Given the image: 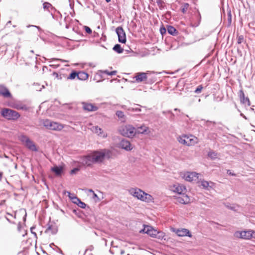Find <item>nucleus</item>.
<instances>
[{"mask_svg": "<svg viewBox=\"0 0 255 255\" xmlns=\"http://www.w3.org/2000/svg\"><path fill=\"white\" fill-rule=\"evenodd\" d=\"M225 206L228 209L233 211H236V207L235 206H231L229 203H225Z\"/></svg>", "mask_w": 255, "mask_h": 255, "instance_id": "obj_44", "label": "nucleus"}, {"mask_svg": "<svg viewBox=\"0 0 255 255\" xmlns=\"http://www.w3.org/2000/svg\"><path fill=\"white\" fill-rule=\"evenodd\" d=\"M235 236L241 239L249 240L252 238H255V232L253 230L237 232Z\"/></svg>", "mask_w": 255, "mask_h": 255, "instance_id": "obj_5", "label": "nucleus"}, {"mask_svg": "<svg viewBox=\"0 0 255 255\" xmlns=\"http://www.w3.org/2000/svg\"><path fill=\"white\" fill-rule=\"evenodd\" d=\"M181 195V196H175V199L177 202L183 204H187L190 202V199L188 196L185 193Z\"/></svg>", "mask_w": 255, "mask_h": 255, "instance_id": "obj_14", "label": "nucleus"}, {"mask_svg": "<svg viewBox=\"0 0 255 255\" xmlns=\"http://www.w3.org/2000/svg\"><path fill=\"white\" fill-rule=\"evenodd\" d=\"M43 124V126L49 129L60 130L63 128V126L61 124L49 120H44Z\"/></svg>", "mask_w": 255, "mask_h": 255, "instance_id": "obj_4", "label": "nucleus"}, {"mask_svg": "<svg viewBox=\"0 0 255 255\" xmlns=\"http://www.w3.org/2000/svg\"><path fill=\"white\" fill-rule=\"evenodd\" d=\"M51 171L54 172L56 175L60 176L63 172V168L62 166L55 165L51 168Z\"/></svg>", "mask_w": 255, "mask_h": 255, "instance_id": "obj_25", "label": "nucleus"}, {"mask_svg": "<svg viewBox=\"0 0 255 255\" xmlns=\"http://www.w3.org/2000/svg\"><path fill=\"white\" fill-rule=\"evenodd\" d=\"M188 139V136L186 135H183L181 136H180L178 138V141L181 144L190 146V142H188L187 141Z\"/></svg>", "mask_w": 255, "mask_h": 255, "instance_id": "obj_26", "label": "nucleus"}, {"mask_svg": "<svg viewBox=\"0 0 255 255\" xmlns=\"http://www.w3.org/2000/svg\"><path fill=\"white\" fill-rule=\"evenodd\" d=\"M127 111L132 112H139L141 111V110L138 107H129L127 109Z\"/></svg>", "mask_w": 255, "mask_h": 255, "instance_id": "obj_37", "label": "nucleus"}, {"mask_svg": "<svg viewBox=\"0 0 255 255\" xmlns=\"http://www.w3.org/2000/svg\"><path fill=\"white\" fill-rule=\"evenodd\" d=\"M43 8L44 10L50 11L49 8L55 10V8L54 7L51 3L48 2H44L43 3Z\"/></svg>", "mask_w": 255, "mask_h": 255, "instance_id": "obj_33", "label": "nucleus"}, {"mask_svg": "<svg viewBox=\"0 0 255 255\" xmlns=\"http://www.w3.org/2000/svg\"><path fill=\"white\" fill-rule=\"evenodd\" d=\"M82 104L83 105V109L85 111L94 112L96 111L98 109L97 106L90 103L82 102Z\"/></svg>", "mask_w": 255, "mask_h": 255, "instance_id": "obj_19", "label": "nucleus"}, {"mask_svg": "<svg viewBox=\"0 0 255 255\" xmlns=\"http://www.w3.org/2000/svg\"><path fill=\"white\" fill-rule=\"evenodd\" d=\"M0 96L6 99H10L12 97L9 90L3 85H0Z\"/></svg>", "mask_w": 255, "mask_h": 255, "instance_id": "obj_10", "label": "nucleus"}, {"mask_svg": "<svg viewBox=\"0 0 255 255\" xmlns=\"http://www.w3.org/2000/svg\"><path fill=\"white\" fill-rule=\"evenodd\" d=\"M69 6H70L71 8L73 9V8H74V2H72L71 3H69Z\"/></svg>", "mask_w": 255, "mask_h": 255, "instance_id": "obj_60", "label": "nucleus"}, {"mask_svg": "<svg viewBox=\"0 0 255 255\" xmlns=\"http://www.w3.org/2000/svg\"><path fill=\"white\" fill-rule=\"evenodd\" d=\"M93 163L94 162L91 154L85 156L81 159V164L82 166L90 167Z\"/></svg>", "mask_w": 255, "mask_h": 255, "instance_id": "obj_11", "label": "nucleus"}, {"mask_svg": "<svg viewBox=\"0 0 255 255\" xmlns=\"http://www.w3.org/2000/svg\"><path fill=\"white\" fill-rule=\"evenodd\" d=\"M77 205L82 209H85L86 207V204L83 202L81 201V200H80V202H79Z\"/></svg>", "mask_w": 255, "mask_h": 255, "instance_id": "obj_45", "label": "nucleus"}, {"mask_svg": "<svg viewBox=\"0 0 255 255\" xmlns=\"http://www.w3.org/2000/svg\"><path fill=\"white\" fill-rule=\"evenodd\" d=\"M88 78V74L84 71L77 72V78L80 80H85Z\"/></svg>", "mask_w": 255, "mask_h": 255, "instance_id": "obj_27", "label": "nucleus"}, {"mask_svg": "<svg viewBox=\"0 0 255 255\" xmlns=\"http://www.w3.org/2000/svg\"><path fill=\"white\" fill-rule=\"evenodd\" d=\"M187 141H188V142H190V146L192 145L193 144H194L196 142L195 141V140L193 138H191L190 137H189L188 136Z\"/></svg>", "mask_w": 255, "mask_h": 255, "instance_id": "obj_48", "label": "nucleus"}, {"mask_svg": "<svg viewBox=\"0 0 255 255\" xmlns=\"http://www.w3.org/2000/svg\"><path fill=\"white\" fill-rule=\"evenodd\" d=\"M167 30L169 34L172 35H175L178 31L173 26L168 25L167 27Z\"/></svg>", "mask_w": 255, "mask_h": 255, "instance_id": "obj_29", "label": "nucleus"}, {"mask_svg": "<svg viewBox=\"0 0 255 255\" xmlns=\"http://www.w3.org/2000/svg\"><path fill=\"white\" fill-rule=\"evenodd\" d=\"M227 173L228 175L233 176H236V174L232 173L230 170H228Z\"/></svg>", "mask_w": 255, "mask_h": 255, "instance_id": "obj_56", "label": "nucleus"}, {"mask_svg": "<svg viewBox=\"0 0 255 255\" xmlns=\"http://www.w3.org/2000/svg\"><path fill=\"white\" fill-rule=\"evenodd\" d=\"M34 27L36 28L39 31H42L41 28L38 26L34 25H28L27 26V27Z\"/></svg>", "mask_w": 255, "mask_h": 255, "instance_id": "obj_53", "label": "nucleus"}, {"mask_svg": "<svg viewBox=\"0 0 255 255\" xmlns=\"http://www.w3.org/2000/svg\"><path fill=\"white\" fill-rule=\"evenodd\" d=\"M21 225L20 224V223L19 222L17 225V230L19 232H21L22 231L21 230Z\"/></svg>", "mask_w": 255, "mask_h": 255, "instance_id": "obj_55", "label": "nucleus"}, {"mask_svg": "<svg viewBox=\"0 0 255 255\" xmlns=\"http://www.w3.org/2000/svg\"><path fill=\"white\" fill-rule=\"evenodd\" d=\"M59 66H60V65L59 64H54L50 65V67H52V68H55V69L57 68Z\"/></svg>", "mask_w": 255, "mask_h": 255, "instance_id": "obj_54", "label": "nucleus"}, {"mask_svg": "<svg viewBox=\"0 0 255 255\" xmlns=\"http://www.w3.org/2000/svg\"><path fill=\"white\" fill-rule=\"evenodd\" d=\"M25 145L31 151H37L38 150L35 144L30 139L27 140V141L25 143Z\"/></svg>", "mask_w": 255, "mask_h": 255, "instance_id": "obj_22", "label": "nucleus"}, {"mask_svg": "<svg viewBox=\"0 0 255 255\" xmlns=\"http://www.w3.org/2000/svg\"><path fill=\"white\" fill-rule=\"evenodd\" d=\"M62 61V62H67V61H66V60H62V59H61L53 58V59H52L51 60L50 62H54V61Z\"/></svg>", "mask_w": 255, "mask_h": 255, "instance_id": "obj_51", "label": "nucleus"}, {"mask_svg": "<svg viewBox=\"0 0 255 255\" xmlns=\"http://www.w3.org/2000/svg\"><path fill=\"white\" fill-rule=\"evenodd\" d=\"M113 49L118 54H121L123 53L124 51V49L121 47V45L119 44H115L113 47Z\"/></svg>", "mask_w": 255, "mask_h": 255, "instance_id": "obj_31", "label": "nucleus"}, {"mask_svg": "<svg viewBox=\"0 0 255 255\" xmlns=\"http://www.w3.org/2000/svg\"><path fill=\"white\" fill-rule=\"evenodd\" d=\"M116 73H117L116 71H112L110 72L109 73H108V75H111V76L115 75H116Z\"/></svg>", "mask_w": 255, "mask_h": 255, "instance_id": "obj_57", "label": "nucleus"}, {"mask_svg": "<svg viewBox=\"0 0 255 255\" xmlns=\"http://www.w3.org/2000/svg\"><path fill=\"white\" fill-rule=\"evenodd\" d=\"M16 108L17 110H23V111H26L28 109L27 106H25V105H17L16 107Z\"/></svg>", "mask_w": 255, "mask_h": 255, "instance_id": "obj_43", "label": "nucleus"}, {"mask_svg": "<svg viewBox=\"0 0 255 255\" xmlns=\"http://www.w3.org/2000/svg\"><path fill=\"white\" fill-rule=\"evenodd\" d=\"M6 220H7V221H8L9 223H12V224H14V222H12L9 220V218H8L7 217H6Z\"/></svg>", "mask_w": 255, "mask_h": 255, "instance_id": "obj_62", "label": "nucleus"}, {"mask_svg": "<svg viewBox=\"0 0 255 255\" xmlns=\"http://www.w3.org/2000/svg\"><path fill=\"white\" fill-rule=\"evenodd\" d=\"M176 234L179 237H192V235L189 230L186 229H177Z\"/></svg>", "mask_w": 255, "mask_h": 255, "instance_id": "obj_16", "label": "nucleus"}, {"mask_svg": "<svg viewBox=\"0 0 255 255\" xmlns=\"http://www.w3.org/2000/svg\"><path fill=\"white\" fill-rule=\"evenodd\" d=\"M201 124L205 128L206 130L213 129L216 124L215 122L210 121H206L202 119L200 121Z\"/></svg>", "mask_w": 255, "mask_h": 255, "instance_id": "obj_15", "label": "nucleus"}, {"mask_svg": "<svg viewBox=\"0 0 255 255\" xmlns=\"http://www.w3.org/2000/svg\"><path fill=\"white\" fill-rule=\"evenodd\" d=\"M208 155L212 159H215L217 157V153L213 151L209 152Z\"/></svg>", "mask_w": 255, "mask_h": 255, "instance_id": "obj_38", "label": "nucleus"}, {"mask_svg": "<svg viewBox=\"0 0 255 255\" xmlns=\"http://www.w3.org/2000/svg\"><path fill=\"white\" fill-rule=\"evenodd\" d=\"M201 20V15L199 11L197 10L195 13L194 16L190 20V26L193 27H196L199 25Z\"/></svg>", "mask_w": 255, "mask_h": 255, "instance_id": "obj_9", "label": "nucleus"}, {"mask_svg": "<svg viewBox=\"0 0 255 255\" xmlns=\"http://www.w3.org/2000/svg\"><path fill=\"white\" fill-rule=\"evenodd\" d=\"M203 89V87L202 85H200L197 86L196 89L194 91V93L196 94H199L201 92L202 89Z\"/></svg>", "mask_w": 255, "mask_h": 255, "instance_id": "obj_41", "label": "nucleus"}, {"mask_svg": "<svg viewBox=\"0 0 255 255\" xmlns=\"http://www.w3.org/2000/svg\"><path fill=\"white\" fill-rule=\"evenodd\" d=\"M47 228L45 230L46 233H50L52 235H55L58 231L57 227L55 224L48 223L47 225Z\"/></svg>", "mask_w": 255, "mask_h": 255, "instance_id": "obj_21", "label": "nucleus"}, {"mask_svg": "<svg viewBox=\"0 0 255 255\" xmlns=\"http://www.w3.org/2000/svg\"><path fill=\"white\" fill-rule=\"evenodd\" d=\"M198 174L196 172H188L184 176V179L187 181H192L198 178Z\"/></svg>", "mask_w": 255, "mask_h": 255, "instance_id": "obj_18", "label": "nucleus"}, {"mask_svg": "<svg viewBox=\"0 0 255 255\" xmlns=\"http://www.w3.org/2000/svg\"><path fill=\"white\" fill-rule=\"evenodd\" d=\"M30 139L29 138H28L27 136H26L25 135H21L20 136V140L21 142L25 143L26 141H27V140Z\"/></svg>", "mask_w": 255, "mask_h": 255, "instance_id": "obj_40", "label": "nucleus"}, {"mask_svg": "<svg viewBox=\"0 0 255 255\" xmlns=\"http://www.w3.org/2000/svg\"><path fill=\"white\" fill-rule=\"evenodd\" d=\"M122 108H123V109H126V110H127V109H128V108H127V107L126 106H125V105H123V106H122Z\"/></svg>", "mask_w": 255, "mask_h": 255, "instance_id": "obj_64", "label": "nucleus"}, {"mask_svg": "<svg viewBox=\"0 0 255 255\" xmlns=\"http://www.w3.org/2000/svg\"><path fill=\"white\" fill-rule=\"evenodd\" d=\"M69 197L71 199L72 202L76 205H78L79 202L81 200L77 196H75L74 195H71L70 192H68Z\"/></svg>", "mask_w": 255, "mask_h": 255, "instance_id": "obj_32", "label": "nucleus"}, {"mask_svg": "<svg viewBox=\"0 0 255 255\" xmlns=\"http://www.w3.org/2000/svg\"><path fill=\"white\" fill-rule=\"evenodd\" d=\"M76 77L77 78V72L75 71H73L68 76L67 79L73 80Z\"/></svg>", "mask_w": 255, "mask_h": 255, "instance_id": "obj_35", "label": "nucleus"}, {"mask_svg": "<svg viewBox=\"0 0 255 255\" xmlns=\"http://www.w3.org/2000/svg\"><path fill=\"white\" fill-rule=\"evenodd\" d=\"M136 133V128L130 125L126 126L123 128L121 133L125 136L128 137H133Z\"/></svg>", "mask_w": 255, "mask_h": 255, "instance_id": "obj_6", "label": "nucleus"}, {"mask_svg": "<svg viewBox=\"0 0 255 255\" xmlns=\"http://www.w3.org/2000/svg\"><path fill=\"white\" fill-rule=\"evenodd\" d=\"M81 168V166H79L77 167L74 168L73 169L71 170L70 173L71 174H75L78 172Z\"/></svg>", "mask_w": 255, "mask_h": 255, "instance_id": "obj_39", "label": "nucleus"}, {"mask_svg": "<svg viewBox=\"0 0 255 255\" xmlns=\"http://www.w3.org/2000/svg\"><path fill=\"white\" fill-rule=\"evenodd\" d=\"M156 3L160 10H163L165 8L164 2L163 0H156Z\"/></svg>", "mask_w": 255, "mask_h": 255, "instance_id": "obj_34", "label": "nucleus"}, {"mask_svg": "<svg viewBox=\"0 0 255 255\" xmlns=\"http://www.w3.org/2000/svg\"><path fill=\"white\" fill-rule=\"evenodd\" d=\"M228 20L231 21V16H232V15H231V11H230L228 13Z\"/></svg>", "mask_w": 255, "mask_h": 255, "instance_id": "obj_59", "label": "nucleus"}, {"mask_svg": "<svg viewBox=\"0 0 255 255\" xmlns=\"http://www.w3.org/2000/svg\"><path fill=\"white\" fill-rule=\"evenodd\" d=\"M244 40V36L243 35H239L238 36V41L237 42L238 44H241Z\"/></svg>", "mask_w": 255, "mask_h": 255, "instance_id": "obj_46", "label": "nucleus"}, {"mask_svg": "<svg viewBox=\"0 0 255 255\" xmlns=\"http://www.w3.org/2000/svg\"><path fill=\"white\" fill-rule=\"evenodd\" d=\"M239 96L240 100L242 103L244 104H247L248 105L250 106V100L248 97H245V94L243 90H240L239 92Z\"/></svg>", "mask_w": 255, "mask_h": 255, "instance_id": "obj_24", "label": "nucleus"}, {"mask_svg": "<svg viewBox=\"0 0 255 255\" xmlns=\"http://www.w3.org/2000/svg\"><path fill=\"white\" fill-rule=\"evenodd\" d=\"M201 186H203V187L205 189H207L209 186V182L203 180L201 182Z\"/></svg>", "mask_w": 255, "mask_h": 255, "instance_id": "obj_42", "label": "nucleus"}, {"mask_svg": "<svg viewBox=\"0 0 255 255\" xmlns=\"http://www.w3.org/2000/svg\"><path fill=\"white\" fill-rule=\"evenodd\" d=\"M147 79L146 82H145L146 84H152L156 81V77L154 75V72L148 71H147Z\"/></svg>", "mask_w": 255, "mask_h": 255, "instance_id": "obj_17", "label": "nucleus"}, {"mask_svg": "<svg viewBox=\"0 0 255 255\" xmlns=\"http://www.w3.org/2000/svg\"><path fill=\"white\" fill-rule=\"evenodd\" d=\"M84 28L85 31L87 33H88V34L92 33V29L89 27H88L87 26H84Z\"/></svg>", "mask_w": 255, "mask_h": 255, "instance_id": "obj_47", "label": "nucleus"}, {"mask_svg": "<svg viewBox=\"0 0 255 255\" xmlns=\"http://www.w3.org/2000/svg\"><path fill=\"white\" fill-rule=\"evenodd\" d=\"M93 198H98L97 195L95 193H93Z\"/></svg>", "mask_w": 255, "mask_h": 255, "instance_id": "obj_63", "label": "nucleus"}, {"mask_svg": "<svg viewBox=\"0 0 255 255\" xmlns=\"http://www.w3.org/2000/svg\"><path fill=\"white\" fill-rule=\"evenodd\" d=\"M136 130V132L137 133L144 134L147 133V131L148 130V128L144 125H142L140 127H138Z\"/></svg>", "mask_w": 255, "mask_h": 255, "instance_id": "obj_28", "label": "nucleus"}, {"mask_svg": "<svg viewBox=\"0 0 255 255\" xmlns=\"http://www.w3.org/2000/svg\"><path fill=\"white\" fill-rule=\"evenodd\" d=\"M147 73L146 72H137L135 74L134 78L137 83H141L146 82L147 79Z\"/></svg>", "mask_w": 255, "mask_h": 255, "instance_id": "obj_12", "label": "nucleus"}, {"mask_svg": "<svg viewBox=\"0 0 255 255\" xmlns=\"http://www.w3.org/2000/svg\"><path fill=\"white\" fill-rule=\"evenodd\" d=\"M26 231L25 230L23 231V232H22V236L24 237L26 235Z\"/></svg>", "mask_w": 255, "mask_h": 255, "instance_id": "obj_61", "label": "nucleus"}, {"mask_svg": "<svg viewBox=\"0 0 255 255\" xmlns=\"http://www.w3.org/2000/svg\"><path fill=\"white\" fill-rule=\"evenodd\" d=\"M167 113L170 114V116L169 117V119L171 121H173L174 117H175L174 114L171 111H167Z\"/></svg>", "mask_w": 255, "mask_h": 255, "instance_id": "obj_49", "label": "nucleus"}, {"mask_svg": "<svg viewBox=\"0 0 255 255\" xmlns=\"http://www.w3.org/2000/svg\"><path fill=\"white\" fill-rule=\"evenodd\" d=\"M116 32L118 36V41L122 43H125L127 41L126 35L125 31L121 26H119L116 29Z\"/></svg>", "mask_w": 255, "mask_h": 255, "instance_id": "obj_8", "label": "nucleus"}, {"mask_svg": "<svg viewBox=\"0 0 255 255\" xmlns=\"http://www.w3.org/2000/svg\"><path fill=\"white\" fill-rule=\"evenodd\" d=\"M35 229V227H31V228H30V231H31V233L32 234H34V236H36V234L35 232H33V229Z\"/></svg>", "mask_w": 255, "mask_h": 255, "instance_id": "obj_58", "label": "nucleus"}, {"mask_svg": "<svg viewBox=\"0 0 255 255\" xmlns=\"http://www.w3.org/2000/svg\"><path fill=\"white\" fill-rule=\"evenodd\" d=\"M172 190L179 195L185 193L186 192V187L183 185L177 184L173 185Z\"/></svg>", "mask_w": 255, "mask_h": 255, "instance_id": "obj_13", "label": "nucleus"}, {"mask_svg": "<svg viewBox=\"0 0 255 255\" xmlns=\"http://www.w3.org/2000/svg\"><path fill=\"white\" fill-rule=\"evenodd\" d=\"M158 234L155 237L156 238L161 239L163 237V233L161 232H158Z\"/></svg>", "mask_w": 255, "mask_h": 255, "instance_id": "obj_52", "label": "nucleus"}, {"mask_svg": "<svg viewBox=\"0 0 255 255\" xmlns=\"http://www.w3.org/2000/svg\"><path fill=\"white\" fill-rule=\"evenodd\" d=\"M94 163H102L104 160L110 159L112 156V151L108 149L94 150L91 154Z\"/></svg>", "mask_w": 255, "mask_h": 255, "instance_id": "obj_1", "label": "nucleus"}, {"mask_svg": "<svg viewBox=\"0 0 255 255\" xmlns=\"http://www.w3.org/2000/svg\"><path fill=\"white\" fill-rule=\"evenodd\" d=\"M116 115L122 122H125L126 120V116L124 112L122 111H117L116 113Z\"/></svg>", "mask_w": 255, "mask_h": 255, "instance_id": "obj_30", "label": "nucleus"}, {"mask_svg": "<svg viewBox=\"0 0 255 255\" xmlns=\"http://www.w3.org/2000/svg\"><path fill=\"white\" fill-rule=\"evenodd\" d=\"M92 130L93 132L97 133L98 135H100L103 137H106L107 136L104 133L101 128H99L98 126H94L92 128Z\"/></svg>", "mask_w": 255, "mask_h": 255, "instance_id": "obj_23", "label": "nucleus"}, {"mask_svg": "<svg viewBox=\"0 0 255 255\" xmlns=\"http://www.w3.org/2000/svg\"><path fill=\"white\" fill-rule=\"evenodd\" d=\"M0 114L2 117L8 121H15L20 117L17 112L8 108L3 109L0 112Z\"/></svg>", "mask_w": 255, "mask_h": 255, "instance_id": "obj_3", "label": "nucleus"}, {"mask_svg": "<svg viewBox=\"0 0 255 255\" xmlns=\"http://www.w3.org/2000/svg\"><path fill=\"white\" fill-rule=\"evenodd\" d=\"M144 228L141 229L139 233H146L149 235L150 237L155 238L158 234V231L154 229L152 227L148 225H143Z\"/></svg>", "mask_w": 255, "mask_h": 255, "instance_id": "obj_7", "label": "nucleus"}, {"mask_svg": "<svg viewBox=\"0 0 255 255\" xmlns=\"http://www.w3.org/2000/svg\"><path fill=\"white\" fill-rule=\"evenodd\" d=\"M129 193L133 197L142 201L149 202L152 200V197L150 195L146 193L138 188L130 189Z\"/></svg>", "mask_w": 255, "mask_h": 255, "instance_id": "obj_2", "label": "nucleus"}, {"mask_svg": "<svg viewBox=\"0 0 255 255\" xmlns=\"http://www.w3.org/2000/svg\"><path fill=\"white\" fill-rule=\"evenodd\" d=\"M189 4L188 3H184L181 7V10L182 12H183V13H186L189 7Z\"/></svg>", "mask_w": 255, "mask_h": 255, "instance_id": "obj_36", "label": "nucleus"}, {"mask_svg": "<svg viewBox=\"0 0 255 255\" xmlns=\"http://www.w3.org/2000/svg\"><path fill=\"white\" fill-rule=\"evenodd\" d=\"M160 33L161 34V35H163L164 34H165L166 33V29L164 27H161L160 28Z\"/></svg>", "mask_w": 255, "mask_h": 255, "instance_id": "obj_50", "label": "nucleus"}, {"mask_svg": "<svg viewBox=\"0 0 255 255\" xmlns=\"http://www.w3.org/2000/svg\"><path fill=\"white\" fill-rule=\"evenodd\" d=\"M120 146L127 151H130L132 149L131 144L129 141L127 139H122L120 143Z\"/></svg>", "mask_w": 255, "mask_h": 255, "instance_id": "obj_20", "label": "nucleus"}]
</instances>
